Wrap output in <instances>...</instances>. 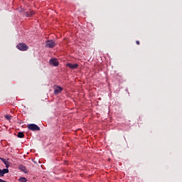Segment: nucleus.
Here are the masks:
<instances>
[{
  "instance_id": "20e7f679",
  "label": "nucleus",
  "mask_w": 182,
  "mask_h": 182,
  "mask_svg": "<svg viewBox=\"0 0 182 182\" xmlns=\"http://www.w3.org/2000/svg\"><path fill=\"white\" fill-rule=\"evenodd\" d=\"M56 45V43H55L53 41H48L46 42V48H53Z\"/></svg>"
},
{
  "instance_id": "f257e3e1",
  "label": "nucleus",
  "mask_w": 182,
  "mask_h": 182,
  "mask_svg": "<svg viewBox=\"0 0 182 182\" xmlns=\"http://www.w3.org/2000/svg\"><path fill=\"white\" fill-rule=\"evenodd\" d=\"M27 127L29 129V130H32L33 132L41 130V128L35 124H29L27 125Z\"/></svg>"
},
{
  "instance_id": "2eb2a0df",
  "label": "nucleus",
  "mask_w": 182,
  "mask_h": 182,
  "mask_svg": "<svg viewBox=\"0 0 182 182\" xmlns=\"http://www.w3.org/2000/svg\"><path fill=\"white\" fill-rule=\"evenodd\" d=\"M6 167H8V165H7V166H6Z\"/></svg>"
},
{
  "instance_id": "7ed1b4c3",
  "label": "nucleus",
  "mask_w": 182,
  "mask_h": 182,
  "mask_svg": "<svg viewBox=\"0 0 182 182\" xmlns=\"http://www.w3.org/2000/svg\"><path fill=\"white\" fill-rule=\"evenodd\" d=\"M50 65H53V66H59V61L56 58H51L50 60Z\"/></svg>"
},
{
  "instance_id": "9b49d317",
  "label": "nucleus",
  "mask_w": 182,
  "mask_h": 182,
  "mask_svg": "<svg viewBox=\"0 0 182 182\" xmlns=\"http://www.w3.org/2000/svg\"><path fill=\"white\" fill-rule=\"evenodd\" d=\"M18 181L19 182H27L28 179H26V178H25V177H20L18 179Z\"/></svg>"
},
{
  "instance_id": "4468645a",
  "label": "nucleus",
  "mask_w": 182,
  "mask_h": 182,
  "mask_svg": "<svg viewBox=\"0 0 182 182\" xmlns=\"http://www.w3.org/2000/svg\"><path fill=\"white\" fill-rule=\"evenodd\" d=\"M2 161H4V164H6V162H5V159H2Z\"/></svg>"
},
{
  "instance_id": "0eeeda50",
  "label": "nucleus",
  "mask_w": 182,
  "mask_h": 182,
  "mask_svg": "<svg viewBox=\"0 0 182 182\" xmlns=\"http://www.w3.org/2000/svg\"><path fill=\"white\" fill-rule=\"evenodd\" d=\"M62 87H59V86H56L54 88V93L55 95H58V93H60V92H62Z\"/></svg>"
},
{
  "instance_id": "ddd939ff",
  "label": "nucleus",
  "mask_w": 182,
  "mask_h": 182,
  "mask_svg": "<svg viewBox=\"0 0 182 182\" xmlns=\"http://www.w3.org/2000/svg\"><path fill=\"white\" fill-rule=\"evenodd\" d=\"M137 45H140V42L139 41H136Z\"/></svg>"
},
{
  "instance_id": "f8f14e48",
  "label": "nucleus",
  "mask_w": 182,
  "mask_h": 182,
  "mask_svg": "<svg viewBox=\"0 0 182 182\" xmlns=\"http://www.w3.org/2000/svg\"><path fill=\"white\" fill-rule=\"evenodd\" d=\"M4 117L6 120H11L12 119V116L9 114L5 115Z\"/></svg>"
},
{
  "instance_id": "f03ea898",
  "label": "nucleus",
  "mask_w": 182,
  "mask_h": 182,
  "mask_svg": "<svg viewBox=\"0 0 182 182\" xmlns=\"http://www.w3.org/2000/svg\"><path fill=\"white\" fill-rule=\"evenodd\" d=\"M17 49H18V50H22L23 52L25 50H28V46H26V44L23 43H20L16 46Z\"/></svg>"
},
{
  "instance_id": "39448f33",
  "label": "nucleus",
  "mask_w": 182,
  "mask_h": 182,
  "mask_svg": "<svg viewBox=\"0 0 182 182\" xmlns=\"http://www.w3.org/2000/svg\"><path fill=\"white\" fill-rule=\"evenodd\" d=\"M66 66L69 68L70 69H77V68L79 66L77 64H72V63H67Z\"/></svg>"
},
{
  "instance_id": "1a4fd4ad",
  "label": "nucleus",
  "mask_w": 182,
  "mask_h": 182,
  "mask_svg": "<svg viewBox=\"0 0 182 182\" xmlns=\"http://www.w3.org/2000/svg\"><path fill=\"white\" fill-rule=\"evenodd\" d=\"M32 15H35V11H28V12H27L26 14V16H32Z\"/></svg>"
},
{
  "instance_id": "6e6552de",
  "label": "nucleus",
  "mask_w": 182,
  "mask_h": 182,
  "mask_svg": "<svg viewBox=\"0 0 182 182\" xmlns=\"http://www.w3.org/2000/svg\"><path fill=\"white\" fill-rule=\"evenodd\" d=\"M19 170H21V171H23V173H25L26 174V173H28V169H26V167L21 165L18 166Z\"/></svg>"
},
{
  "instance_id": "9d476101",
  "label": "nucleus",
  "mask_w": 182,
  "mask_h": 182,
  "mask_svg": "<svg viewBox=\"0 0 182 182\" xmlns=\"http://www.w3.org/2000/svg\"><path fill=\"white\" fill-rule=\"evenodd\" d=\"M24 134L23 132H20L17 134V137H19V139H23Z\"/></svg>"
},
{
  "instance_id": "423d86ee",
  "label": "nucleus",
  "mask_w": 182,
  "mask_h": 182,
  "mask_svg": "<svg viewBox=\"0 0 182 182\" xmlns=\"http://www.w3.org/2000/svg\"><path fill=\"white\" fill-rule=\"evenodd\" d=\"M8 173H9V169L8 168L0 169V176L1 177H4V175Z\"/></svg>"
}]
</instances>
